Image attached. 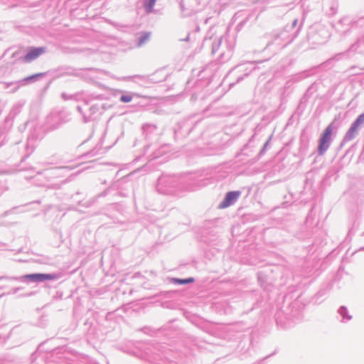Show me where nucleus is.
Returning <instances> with one entry per match:
<instances>
[{
  "label": "nucleus",
  "instance_id": "1",
  "mask_svg": "<svg viewBox=\"0 0 364 364\" xmlns=\"http://www.w3.org/2000/svg\"><path fill=\"white\" fill-rule=\"evenodd\" d=\"M333 129V127L332 124H329L321 134L318 147V151L320 155L323 154L324 152L328 149L330 144Z\"/></svg>",
  "mask_w": 364,
  "mask_h": 364
},
{
  "label": "nucleus",
  "instance_id": "2",
  "mask_svg": "<svg viewBox=\"0 0 364 364\" xmlns=\"http://www.w3.org/2000/svg\"><path fill=\"white\" fill-rule=\"evenodd\" d=\"M240 196V191H230L228 192L223 202L220 203V204L218 206L219 209H224L229 206H230L232 204H233L237 198Z\"/></svg>",
  "mask_w": 364,
  "mask_h": 364
},
{
  "label": "nucleus",
  "instance_id": "3",
  "mask_svg": "<svg viewBox=\"0 0 364 364\" xmlns=\"http://www.w3.org/2000/svg\"><path fill=\"white\" fill-rule=\"evenodd\" d=\"M364 124V113L359 115L346 134L348 139H352L356 134L359 127Z\"/></svg>",
  "mask_w": 364,
  "mask_h": 364
},
{
  "label": "nucleus",
  "instance_id": "4",
  "mask_svg": "<svg viewBox=\"0 0 364 364\" xmlns=\"http://www.w3.org/2000/svg\"><path fill=\"white\" fill-rule=\"evenodd\" d=\"M25 278L31 281L42 282L45 280H52L55 278V276L50 274H32L25 276Z\"/></svg>",
  "mask_w": 364,
  "mask_h": 364
},
{
  "label": "nucleus",
  "instance_id": "5",
  "mask_svg": "<svg viewBox=\"0 0 364 364\" xmlns=\"http://www.w3.org/2000/svg\"><path fill=\"white\" fill-rule=\"evenodd\" d=\"M44 52V48H33L28 52L24 59L26 62H31L34 59L37 58L38 57H39Z\"/></svg>",
  "mask_w": 364,
  "mask_h": 364
},
{
  "label": "nucleus",
  "instance_id": "6",
  "mask_svg": "<svg viewBox=\"0 0 364 364\" xmlns=\"http://www.w3.org/2000/svg\"><path fill=\"white\" fill-rule=\"evenodd\" d=\"M156 0H147L145 3V8L147 12L151 11Z\"/></svg>",
  "mask_w": 364,
  "mask_h": 364
},
{
  "label": "nucleus",
  "instance_id": "7",
  "mask_svg": "<svg viewBox=\"0 0 364 364\" xmlns=\"http://www.w3.org/2000/svg\"><path fill=\"white\" fill-rule=\"evenodd\" d=\"M174 281L177 284H188V283L193 282V278H189V279H174Z\"/></svg>",
  "mask_w": 364,
  "mask_h": 364
},
{
  "label": "nucleus",
  "instance_id": "8",
  "mask_svg": "<svg viewBox=\"0 0 364 364\" xmlns=\"http://www.w3.org/2000/svg\"><path fill=\"white\" fill-rule=\"evenodd\" d=\"M43 75V73H36V74H34V75H32L31 76H28V77H26L23 79L24 81H29V80H33V79H36L38 77H42Z\"/></svg>",
  "mask_w": 364,
  "mask_h": 364
},
{
  "label": "nucleus",
  "instance_id": "9",
  "mask_svg": "<svg viewBox=\"0 0 364 364\" xmlns=\"http://www.w3.org/2000/svg\"><path fill=\"white\" fill-rule=\"evenodd\" d=\"M132 100V97L131 95H122L120 98V100L123 102H129Z\"/></svg>",
  "mask_w": 364,
  "mask_h": 364
},
{
  "label": "nucleus",
  "instance_id": "10",
  "mask_svg": "<svg viewBox=\"0 0 364 364\" xmlns=\"http://www.w3.org/2000/svg\"><path fill=\"white\" fill-rule=\"evenodd\" d=\"M149 37H150V34L149 33H144L141 36V39L139 41V45L143 44L145 41H146L149 38Z\"/></svg>",
  "mask_w": 364,
  "mask_h": 364
}]
</instances>
